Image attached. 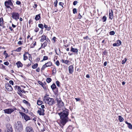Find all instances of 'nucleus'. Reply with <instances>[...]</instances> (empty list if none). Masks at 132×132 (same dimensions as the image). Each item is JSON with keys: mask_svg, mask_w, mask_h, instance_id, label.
Wrapping results in <instances>:
<instances>
[{"mask_svg": "<svg viewBox=\"0 0 132 132\" xmlns=\"http://www.w3.org/2000/svg\"><path fill=\"white\" fill-rule=\"evenodd\" d=\"M9 83L12 85H13V82L12 80L10 81Z\"/></svg>", "mask_w": 132, "mask_h": 132, "instance_id": "864d4df0", "label": "nucleus"}, {"mask_svg": "<svg viewBox=\"0 0 132 132\" xmlns=\"http://www.w3.org/2000/svg\"><path fill=\"white\" fill-rule=\"evenodd\" d=\"M106 17L105 16H104L102 18V20L104 22H105L106 20Z\"/></svg>", "mask_w": 132, "mask_h": 132, "instance_id": "72a5a7b5", "label": "nucleus"}, {"mask_svg": "<svg viewBox=\"0 0 132 132\" xmlns=\"http://www.w3.org/2000/svg\"><path fill=\"white\" fill-rule=\"evenodd\" d=\"M5 87L6 89L9 91H11L13 89L11 86L9 84H7L6 85Z\"/></svg>", "mask_w": 132, "mask_h": 132, "instance_id": "9b49d317", "label": "nucleus"}, {"mask_svg": "<svg viewBox=\"0 0 132 132\" xmlns=\"http://www.w3.org/2000/svg\"><path fill=\"white\" fill-rule=\"evenodd\" d=\"M59 5H60L61 6H62V7H63V3H62L61 2H60L59 3Z\"/></svg>", "mask_w": 132, "mask_h": 132, "instance_id": "3c124183", "label": "nucleus"}, {"mask_svg": "<svg viewBox=\"0 0 132 132\" xmlns=\"http://www.w3.org/2000/svg\"><path fill=\"white\" fill-rule=\"evenodd\" d=\"M82 16H81L80 13H79L78 15V18L79 19H80L81 18Z\"/></svg>", "mask_w": 132, "mask_h": 132, "instance_id": "09e8293b", "label": "nucleus"}, {"mask_svg": "<svg viewBox=\"0 0 132 132\" xmlns=\"http://www.w3.org/2000/svg\"><path fill=\"white\" fill-rule=\"evenodd\" d=\"M117 43H114L113 44V46H118L121 44V41L120 40H118L117 41Z\"/></svg>", "mask_w": 132, "mask_h": 132, "instance_id": "ddd939ff", "label": "nucleus"}, {"mask_svg": "<svg viewBox=\"0 0 132 132\" xmlns=\"http://www.w3.org/2000/svg\"><path fill=\"white\" fill-rule=\"evenodd\" d=\"M56 71V70L55 68H54L53 69V73H55Z\"/></svg>", "mask_w": 132, "mask_h": 132, "instance_id": "6e6d98bb", "label": "nucleus"}, {"mask_svg": "<svg viewBox=\"0 0 132 132\" xmlns=\"http://www.w3.org/2000/svg\"><path fill=\"white\" fill-rule=\"evenodd\" d=\"M70 51L72 52L75 53H77L78 51L77 49L74 48L72 46H71V47Z\"/></svg>", "mask_w": 132, "mask_h": 132, "instance_id": "2eb2a0df", "label": "nucleus"}, {"mask_svg": "<svg viewBox=\"0 0 132 132\" xmlns=\"http://www.w3.org/2000/svg\"><path fill=\"white\" fill-rule=\"evenodd\" d=\"M3 20L2 18H0V26H2L3 25Z\"/></svg>", "mask_w": 132, "mask_h": 132, "instance_id": "b1692460", "label": "nucleus"}, {"mask_svg": "<svg viewBox=\"0 0 132 132\" xmlns=\"http://www.w3.org/2000/svg\"><path fill=\"white\" fill-rule=\"evenodd\" d=\"M55 64L57 66H59L60 65V63L59 61L57 60L56 61Z\"/></svg>", "mask_w": 132, "mask_h": 132, "instance_id": "a19ab883", "label": "nucleus"}, {"mask_svg": "<svg viewBox=\"0 0 132 132\" xmlns=\"http://www.w3.org/2000/svg\"><path fill=\"white\" fill-rule=\"evenodd\" d=\"M16 109L15 108H14L13 109H4L3 110V111L4 113H5L11 114Z\"/></svg>", "mask_w": 132, "mask_h": 132, "instance_id": "423d86ee", "label": "nucleus"}, {"mask_svg": "<svg viewBox=\"0 0 132 132\" xmlns=\"http://www.w3.org/2000/svg\"><path fill=\"white\" fill-rule=\"evenodd\" d=\"M78 2L77 1H74L73 3V4L74 5H76V4Z\"/></svg>", "mask_w": 132, "mask_h": 132, "instance_id": "49530a36", "label": "nucleus"}, {"mask_svg": "<svg viewBox=\"0 0 132 132\" xmlns=\"http://www.w3.org/2000/svg\"><path fill=\"white\" fill-rule=\"evenodd\" d=\"M43 100L46 103L50 105H52L55 103L54 100L53 98L46 96H44Z\"/></svg>", "mask_w": 132, "mask_h": 132, "instance_id": "f03ea898", "label": "nucleus"}, {"mask_svg": "<svg viewBox=\"0 0 132 132\" xmlns=\"http://www.w3.org/2000/svg\"><path fill=\"white\" fill-rule=\"evenodd\" d=\"M20 113L22 117L24 118L26 121L30 119V117L25 113L22 112H20Z\"/></svg>", "mask_w": 132, "mask_h": 132, "instance_id": "1a4fd4ad", "label": "nucleus"}, {"mask_svg": "<svg viewBox=\"0 0 132 132\" xmlns=\"http://www.w3.org/2000/svg\"><path fill=\"white\" fill-rule=\"evenodd\" d=\"M51 87L52 89L53 90L55 89L56 88V86L54 83H53L51 86Z\"/></svg>", "mask_w": 132, "mask_h": 132, "instance_id": "a878e982", "label": "nucleus"}, {"mask_svg": "<svg viewBox=\"0 0 132 132\" xmlns=\"http://www.w3.org/2000/svg\"><path fill=\"white\" fill-rule=\"evenodd\" d=\"M4 64L5 65H9V63L8 62L6 61V62H5L4 63Z\"/></svg>", "mask_w": 132, "mask_h": 132, "instance_id": "a18cd8bd", "label": "nucleus"}, {"mask_svg": "<svg viewBox=\"0 0 132 132\" xmlns=\"http://www.w3.org/2000/svg\"><path fill=\"white\" fill-rule=\"evenodd\" d=\"M37 5L35 4L33 6V7L34 8H36L37 7Z\"/></svg>", "mask_w": 132, "mask_h": 132, "instance_id": "69168bd1", "label": "nucleus"}, {"mask_svg": "<svg viewBox=\"0 0 132 132\" xmlns=\"http://www.w3.org/2000/svg\"><path fill=\"white\" fill-rule=\"evenodd\" d=\"M18 68H19L20 67H22L23 66V64L20 61H19L16 63Z\"/></svg>", "mask_w": 132, "mask_h": 132, "instance_id": "6ab92c4d", "label": "nucleus"}, {"mask_svg": "<svg viewBox=\"0 0 132 132\" xmlns=\"http://www.w3.org/2000/svg\"><path fill=\"white\" fill-rule=\"evenodd\" d=\"M18 94H19L20 96L21 97L22 96V93L20 92H18Z\"/></svg>", "mask_w": 132, "mask_h": 132, "instance_id": "13d9d810", "label": "nucleus"}, {"mask_svg": "<svg viewBox=\"0 0 132 132\" xmlns=\"http://www.w3.org/2000/svg\"><path fill=\"white\" fill-rule=\"evenodd\" d=\"M26 132H34L33 128L30 126H27L25 128Z\"/></svg>", "mask_w": 132, "mask_h": 132, "instance_id": "9d476101", "label": "nucleus"}, {"mask_svg": "<svg viewBox=\"0 0 132 132\" xmlns=\"http://www.w3.org/2000/svg\"><path fill=\"white\" fill-rule=\"evenodd\" d=\"M69 61L68 60H65L64 61V63L66 64H68L69 63Z\"/></svg>", "mask_w": 132, "mask_h": 132, "instance_id": "de8ad7c7", "label": "nucleus"}, {"mask_svg": "<svg viewBox=\"0 0 132 132\" xmlns=\"http://www.w3.org/2000/svg\"><path fill=\"white\" fill-rule=\"evenodd\" d=\"M109 34L111 35H113L115 34V32L114 31H111L109 32Z\"/></svg>", "mask_w": 132, "mask_h": 132, "instance_id": "e433bc0d", "label": "nucleus"}, {"mask_svg": "<svg viewBox=\"0 0 132 132\" xmlns=\"http://www.w3.org/2000/svg\"><path fill=\"white\" fill-rule=\"evenodd\" d=\"M17 89H18V91H20V90H21V87L19 86H18V88H17Z\"/></svg>", "mask_w": 132, "mask_h": 132, "instance_id": "4d7b16f0", "label": "nucleus"}, {"mask_svg": "<svg viewBox=\"0 0 132 132\" xmlns=\"http://www.w3.org/2000/svg\"><path fill=\"white\" fill-rule=\"evenodd\" d=\"M69 73L72 74L73 72V66L72 65L70 66L68 68Z\"/></svg>", "mask_w": 132, "mask_h": 132, "instance_id": "4468645a", "label": "nucleus"}, {"mask_svg": "<svg viewBox=\"0 0 132 132\" xmlns=\"http://www.w3.org/2000/svg\"><path fill=\"white\" fill-rule=\"evenodd\" d=\"M6 51H4V52L3 53L4 55H5L6 56L5 57V59L7 58V57H9L8 54L7 53H6Z\"/></svg>", "mask_w": 132, "mask_h": 132, "instance_id": "7c9ffc66", "label": "nucleus"}, {"mask_svg": "<svg viewBox=\"0 0 132 132\" xmlns=\"http://www.w3.org/2000/svg\"><path fill=\"white\" fill-rule=\"evenodd\" d=\"M41 108H42V109H44V108H45L44 105H41Z\"/></svg>", "mask_w": 132, "mask_h": 132, "instance_id": "774afa93", "label": "nucleus"}, {"mask_svg": "<svg viewBox=\"0 0 132 132\" xmlns=\"http://www.w3.org/2000/svg\"><path fill=\"white\" fill-rule=\"evenodd\" d=\"M40 38V41L41 42H43L44 40L47 41L46 39V37L45 35H43Z\"/></svg>", "mask_w": 132, "mask_h": 132, "instance_id": "f8f14e48", "label": "nucleus"}, {"mask_svg": "<svg viewBox=\"0 0 132 132\" xmlns=\"http://www.w3.org/2000/svg\"><path fill=\"white\" fill-rule=\"evenodd\" d=\"M48 59V57L47 56H44L43 57V60L41 61H40L41 62H43V60H47Z\"/></svg>", "mask_w": 132, "mask_h": 132, "instance_id": "473e14b6", "label": "nucleus"}, {"mask_svg": "<svg viewBox=\"0 0 132 132\" xmlns=\"http://www.w3.org/2000/svg\"><path fill=\"white\" fill-rule=\"evenodd\" d=\"M128 128L130 129H132V125L130 123H129L128 125Z\"/></svg>", "mask_w": 132, "mask_h": 132, "instance_id": "f704fd0d", "label": "nucleus"}, {"mask_svg": "<svg viewBox=\"0 0 132 132\" xmlns=\"http://www.w3.org/2000/svg\"><path fill=\"white\" fill-rule=\"evenodd\" d=\"M33 45V46H32V47H33L35 46L36 45V42H35L34 43L32 44Z\"/></svg>", "mask_w": 132, "mask_h": 132, "instance_id": "e2e57ef3", "label": "nucleus"}, {"mask_svg": "<svg viewBox=\"0 0 132 132\" xmlns=\"http://www.w3.org/2000/svg\"><path fill=\"white\" fill-rule=\"evenodd\" d=\"M12 18L16 21H17L19 19V14L18 13L16 12L13 13L12 14Z\"/></svg>", "mask_w": 132, "mask_h": 132, "instance_id": "0eeeda50", "label": "nucleus"}, {"mask_svg": "<svg viewBox=\"0 0 132 132\" xmlns=\"http://www.w3.org/2000/svg\"><path fill=\"white\" fill-rule=\"evenodd\" d=\"M111 12H109V18L111 20H112L113 18V11L112 10H111Z\"/></svg>", "mask_w": 132, "mask_h": 132, "instance_id": "a211bd4d", "label": "nucleus"}, {"mask_svg": "<svg viewBox=\"0 0 132 132\" xmlns=\"http://www.w3.org/2000/svg\"><path fill=\"white\" fill-rule=\"evenodd\" d=\"M52 63L51 62L49 61L47 62L43 65L41 68V70H44L46 67H50L52 65Z\"/></svg>", "mask_w": 132, "mask_h": 132, "instance_id": "6e6552de", "label": "nucleus"}, {"mask_svg": "<svg viewBox=\"0 0 132 132\" xmlns=\"http://www.w3.org/2000/svg\"><path fill=\"white\" fill-rule=\"evenodd\" d=\"M20 92H21L23 93H25V91H24L23 89H21V90H20Z\"/></svg>", "mask_w": 132, "mask_h": 132, "instance_id": "bf43d9fd", "label": "nucleus"}, {"mask_svg": "<svg viewBox=\"0 0 132 132\" xmlns=\"http://www.w3.org/2000/svg\"><path fill=\"white\" fill-rule=\"evenodd\" d=\"M71 128H72V127H69L67 129V130L69 132H71L72 131V130H69V129Z\"/></svg>", "mask_w": 132, "mask_h": 132, "instance_id": "8fccbe9b", "label": "nucleus"}, {"mask_svg": "<svg viewBox=\"0 0 132 132\" xmlns=\"http://www.w3.org/2000/svg\"><path fill=\"white\" fill-rule=\"evenodd\" d=\"M56 39V38L55 37H53L52 39L54 41V42H55V39Z\"/></svg>", "mask_w": 132, "mask_h": 132, "instance_id": "680f3d73", "label": "nucleus"}, {"mask_svg": "<svg viewBox=\"0 0 132 132\" xmlns=\"http://www.w3.org/2000/svg\"><path fill=\"white\" fill-rule=\"evenodd\" d=\"M27 54H28L29 56H31L29 54L28 52H25V53L23 55V59L24 61H25L28 58L27 56L26 55Z\"/></svg>", "mask_w": 132, "mask_h": 132, "instance_id": "dca6fc26", "label": "nucleus"}, {"mask_svg": "<svg viewBox=\"0 0 132 132\" xmlns=\"http://www.w3.org/2000/svg\"><path fill=\"white\" fill-rule=\"evenodd\" d=\"M9 29H10V30H11V31H13V29H12V28L11 27H9Z\"/></svg>", "mask_w": 132, "mask_h": 132, "instance_id": "0e129e2a", "label": "nucleus"}, {"mask_svg": "<svg viewBox=\"0 0 132 132\" xmlns=\"http://www.w3.org/2000/svg\"><path fill=\"white\" fill-rule=\"evenodd\" d=\"M38 83L44 89H46L45 85L43 84L42 82L40 81H38Z\"/></svg>", "mask_w": 132, "mask_h": 132, "instance_id": "f3484780", "label": "nucleus"}, {"mask_svg": "<svg viewBox=\"0 0 132 132\" xmlns=\"http://www.w3.org/2000/svg\"><path fill=\"white\" fill-rule=\"evenodd\" d=\"M119 120L120 122H121L123 120V119L121 116H119Z\"/></svg>", "mask_w": 132, "mask_h": 132, "instance_id": "c756f323", "label": "nucleus"}, {"mask_svg": "<svg viewBox=\"0 0 132 132\" xmlns=\"http://www.w3.org/2000/svg\"><path fill=\"white\" fill-rule=\"evenodd\" d=\"M21 50V47H19L17 48L16 50L15 51L17 52H19Z\"/></svg>", "mask_w": 132, "mask_h": 132, "instance_id": "c9c22d12", "label": "nucleus"}, {"mask_svg": "<svg viewBox=\"0 0 132 132\" xmlns=\"http://www.w3.org/2000/svg\"><path fill=\"white\" fill-rule=\"evenodd\" d=\"M77 9L76 8H74L73 10V13L75 14L77 13Z\"/></svg>", "mask_w": 132, "mask_h": 132, "instance_id": "4c0bfd02", "label": "nucleus"}, {"mask_svg": "<svg viewBox=\"0 0 132 132\" xmlns=\"http://www.w3.org/2000/svg\"><path fill=\"white\" fill-rule=\"evenodd\" d=\"M22 102L23 103L26 104L28 106H30V104L28 102V101H26L25 100H23Z\"/></svg>", "mask_w": 132, "mask_h": 132, "instance_id": "4be33fe9", "label": "nucleus"}, {"mask_svg": "<svg viewBox=\"0 0 132 132\" xmlns=\"http://www.w3.org/2000/svg\"><path fill=\"white\" fill-rule=\"evenodd\" d=\"M18 45H22V42L21 41H19L18 42Z\"/></svg>", "mask_w": 132, "mask_h": 132, "instance_id": "5fc2aeb1", "label": "nucleus"}, {"mask_svg": "<svg viewBox=\"0 0 132 132\" xmlns=\"http://www.w3.org/2000/svg\"><path fill=\"white\" fill-rule=\"evenodd\" d=\"M107 64V62L106 61L104 63V66H106Z\"/></svg>", "mask_w": 132, "mask_h": 132, "instance_id": "338daca9", "label": "nucleus"}, {"mask_svg": "<svg viewBox=\"0 0 132 132\" xmlns=\"http://www.w3.org/2000/svg\"><path fill=\"white\" fill-rule=\"evenodd\" d=\"M43 103L42 101L39 100H38L37 101V104L38 105H41Z\"/></svg>", "mask_w": 132, "mask_h": 132, "instance_id": "cd10ccee", "label": "nucleus"}, {"mask_svg": "<svg viewBox=\"0 0 132 132\" xmlns=\"http://www.w3.org/2000/svg\"><path fill=\"white\" fill-rule=\"evenodd\" d=\"M38 66V64L37 63H36L34 64L32 66V68L34 69L36 68Z\"/></svg>", "mask_w": 132, "mask_h": 132, "instance_id": "bb28decb", "label": "nucleus"}, {"mask_svg": "<svg viewBox=\"0 0 132 132\" xmlns=\"http://www.w3.org/2000/svg\"><path fill=\"white\" fill-rule=\"evenodd\" d=\"M40 111H41L42 112H44L45 111V110L41 108H40L39 110Z\"/></svg>", "mask_w": 132, "mask_h": 132, "instance_id": "603ef678", "label": "nucleus"}, {"mask_svg": "<svg viewBox=\"0 0 132 132\" xmlns=\"http://www.w3.org/2000/svg\"><path fill=\"white\" fill-rule=\"evenodd\" d=\"M37 113L40 116H44L45 114L44 112L41 111L39 110L37 111Z\"/></svg>", "mask_w": 132, "mask_h": 132, "instance_id": "5701e85b", "label": "nucleus"}, {"mask_svg": "<svg viewBox=\"0 0 132 132\" xmlns=\"http://www.w3.org/2000/svg\"><path fill=\"white\" fill-rule=\"evenodd\" d=\"M4 131V132H12L13 129L12 126L10 125H7Z\"/></svg>", "mask_w": 132, "mask_h": 132, "instance_id": "39448f33", "label": "nucleus"}, {"mask_svg": "<svg viewBox=\"0 0 132 132\" xmlns=\"http://www.w3.org/2000/svg\"><path fill=\"white\" fill-rule=\"evenodd\" d=\"M40 18V14H39L36 15L35 18V19L36 21H37Z\"/></svg>", "mask_w": 132, "mask_h": 132, "instance_id": "aec40b11", "label": "nucleus"}, {"mask_svg": "<svg viewBox=\"0 0 132 132\" xmlns=\"http://www.w3.org/2000/svg\"><path fill=\"white\" fill-rule=\"evenodd\" d=\"M56 100L57 101V104H60L61 103H62L63 104V103L62 102L60 98H57L56 99Z\"/></svg>", "mask_w": 132, "mask_h": 132, "instance_id": "393cba45", "label": "nucleus"}, {"mask_svg": "<svg viewBox=\"0 0 132 132\" xmlns=\"http://www.w3.org/2000/svg\"><path fill=\"white\" fill-rule=\"evenodd\" d=\"M58 3V1L57 0H56L54 2V6L55 7H56L57 6V4Z\"/></svg>", "mask_w": 132, "mask_h": 132, "instance_id": "ea45409f", "label": "nucleus"}, {"mask_svg": "<svg viewBox=\"0 0 132 132\" xmlns=\"http://www.w3.org/2000/svg\"><path fill=\"white\" fill-rule=\"evenodd\" d=\"M59 83H60V82H59V81H56V84L57 86L58 87H60Z\"/></svg>", "mask_w": 132, "mask_h": 132, "instance_id": "37998d69", "label": "nucleus"}, {"mask_svg": "<svg viewBox=\"0 0 132 132\" xmlns=\"http://www.w3.org/2000/svg\"><path fill=\"white\" fill-rule=\"evenodd\" d=\"M41 48H44L47 45V42L46 41H45L44 43L43 44L41 43Z\"/></svg>", "mask_w": 132, "mask_h": 132, "instance_id": "412c9836", "label": "nucleus"}, {"mask_svg": "<svg viewBox=\"0 0 132 132\" xmlns=\"http://www.w3.org/2000/svg\"><path fill=\"white\" fill-rule=\"evenodd\" d=\"M39 30V28L37 27H36L35 29L34 30V31L35 32H37Z\"/></svg>", "mask_w": 132, "mask_h": 132, "instance_id": "c03bdc74", "label": "nucleus"}, {"mask_svg": "<svg viewBox=\"0 0 132 132\" xmlns=\"http://www.w3.org/2000/svg\"><path fill=\"white\" fill-rule=\"evenodd\" d=\"M38 27L41 28L42 30H43L44 28V27L43 24H39L38 25Z\"/></svg>", "mask_w": 132, "mask_h": 132, "instance_id": "c85d7f7f", "label": "nucleus"}, {"mask_svg": "<svg viewBox=\"0 0 132 132\" xmlns=\"http://www.w3.org/2000/svg\"><path fill=\"white\" fill-rule=\"evenodd\" d=\"M36 71L38 72H39L40 71L39 68H37L36 69Z\"/></svg>", "mask_w": 132, "mask_h": 132, "instance_id": "052dcab7", "label": "nucleus"}, {"mask_svg": "<svg viewBox=\"0 0 132 132\" xmlns=\"http://www.w3.org/2000/svg\"><path fill=\"white\" fill-rule=\"evenodd\" d=\"M15 131L21 132L23 129V125L21 121H18L16 123Z\"/></svg>", "mask_w": 132, "mask_h": 132, "instance_id": "7ed1b4c3", "label": "nucleus"}, {"mask_svg": "<svg viewBox=\"0 0 132 132\" xmlns=\"http://www.w3.org/2000/svg\"><path fill=\"white\" fill-rule=\"evenodd\" d=\"M127 60V59L125 58L122 61V64H124Z\"/></svg>", "mask_w": 132, "mask_h": 132, "instance_id": "58836bf2", "label": "nucleus"}, {"mask_svg": "<svg viewBox=\"0 0 132 132\" xmlns=\"http://www.w3.org/2000/svg\"><path fill=\"white\" fill-rule=\"evenodd\" d=\"M4 5L7 8H10L11 9L10 6H13V3L11 2V0H8L5 2Z\"/></svg>", "mask_w": 132, "mask_h": 132, "instance_id": "20e7f679", "label": "nucleus"}, {"mask_svg": "<svg viewBox=\"0 0 132 132\" xmlns=\"http://www.w3.org/2000/svg\"><path fill=\"white\" fill-rule=\"evenodd\" d=\"M16 3L17 5H20L21 4V2L20 1H17L16 2Z\"/></svg>", "mask_w": 132, "mask_h": 132, "instance_id": "79ce46f5", "label": "nucleus"}, {"mask_svg": "<svg viewBox=\"0 0 132 132\" xmlns=\"http://www.w3.org/2000/svg\"><path fill=\"white\" fill-rule=\"evenodd\" d=\"M46 80L48 83H49L51 81L52 79L50 78H48L46 79Z\"/></svg>", "mask_w": 132, "mask_h": 132, "instance_id": "2f4dec72", "label": "nucleus"}, {"mask_svg": "<svg viewBox=\"0 0 132 132\" xmlns=\"http://www.w3.org/2000/svg\"><path fill=\"white\" fill-rule=\"evenodd\" d=\"M69 111L68 110L65 109L62 110L60 112L58 113V114L60 117L61 122L63 125H64L67 121Z\"/></svg>", "mask_w": 132, "mask_h": 132, "instance_id": "f257e3e1", "label": "nucleus"}]
</instances>
